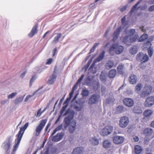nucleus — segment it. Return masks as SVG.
Returning a JSON list of instances; mask_svg holds the SVG:
<instances>
[{
	"mask_svg": "<svg viewBox=\"0 0 154 154\" xmlns=\"http://www.w3.org/2000/svg\"><path fill=\"white\" fill-rule=\"evenodd\" d=\"M135 32V29H125L124 31V35L123 36V42L126 45H130L131 43L135 42L139 37L138 35H135L133 36Z\"/></svg>",
	"mask_w": 154,
	"mask_h": 154,
	"instance_id": "f257e3e1",
	"label": "nucleus"
},
{
	"mask_svg": "<svg viewBox=\"0 0 154 154\" xmlns=\"http://www.w3.org/2000/svg\"><path fill=\"white\" fill-rule=\"evenodd\" d=\"M28 125V123H26L23 127H22L20 128L17 134V138L15 141V143L12 149V152L11 154H15L16 151L19 146V144L22 137L24 131L27 128Z\"/></svg>",
	"mask_w": 154,
	"mask_h": 154,
	"instance_id": "f03ea898",
	"label": "nucleus"
},
{
	"mask_svg": "<svg viewBox=\"0 0 154 154\" xmlns=\"http://www.w3.org/2000/svg\"><path fill=\"white\" fill-rule=\"evenodd\" d=\"M124 50L123 47L117 44H113L109 49V53L110 55L112 56L115 53L119 54L122 52Z\"/></svg>",
	"mask_w": 154,
	"mask_h": 154,
	"instance_id": "7ed1b4c3",
	"label": "nucleus"
},
{
	"mask_svg": "<svg viewBox=\"0 0 154 154\" xmlns=\"http://www.w3.org/2000/svg\"><path fill=\"white\" fill-rule=\"evenodd\" d=\"M152 90V87L149 85H145L141 92L139 94L142 98L145 97L150 94Z\"/></svg>",
	"mask_w": 154,
	"mask_h": 154,
	"instance_id": "20e7f679",
	"label": "nucleus"
},
{
	"mask_svg": "<svg viewBox=\"0 0 154 154\" xmlns=\"http://www.w3.org/2000/svg\"><path fill=\"white\" fill-rule=\"evenodd\" d=\"M113 127L110 125L106 126L102 129L101 131V135L105 136L110 134L113 131Z\"/></svg>",
	"mask_w": 154,
	"mask_h": 154,
	"instance_id": "39448f33",
	"label": "nucleus"
},
{
	"mask_svg": "<svg viewBox=\"0 0 154 154\" xmlns=\"http://www.w3.org/2000/svg\"><path fill=\"white\" fill-rule=\"evenodd\" d=\"M47 122V120L46 119H43L41 121L40 124L36 127L35 129L36 133H35V135L36 136H38L39 135L45 126Z\"/></svg>",
	"mask_w": 154,
	"mask_h": 154,
	"instance_id": "423d86ee",
	"label": "nucleus"
},
{
	"mask_svg": "<svg viewBox=\"0 0 154 154\" xmlns=\"http://www.w3.org/2000/svg\"><path fill=\"white\" fill-rule=\"evenodd\" d=\"M100 96L97 94H92L89 99L88 103L89 105L95 104L98 103Z\"/></svg>",
	"mask_w": 154,
	"mask_h": 154,
	"instance_id": "0eeeda50",
	"label": "nucleus"
},
{
	"mask_svg": "<svg viewBox=\"0 0 154 154\" xmlns=\"http://www.w3.org/2000/svg\"><path fill=\"white\" fill-rule=\"evenodd\" d=\"M129 123V119L128 117L126 116L122 117L119 121V125L122 128L126 127Z\"/></svg>",
	"mask_w": 154,
	"mask_h": 154,
	"instance_id": "6e6552de",
	"label": "nucleus"
},
{
	"mask_svg": "<svg viewBox=\"0 0 154 154\" xmlns=\"http://www.w3.org/2000/svg\"><path fill=\"white\" fill-rule=\"evenodd\" d=\"M137 59L138 60H140L142 63H144L148 60L149 57L146 54L140 52L137 55Z\"/></svg>",
	"mask_w": 154,
	"mask_h": 154,
	"instance_id": "1a4fd4ad",
	"label": "nucleus"
},
{
	"mask_svg": "<svg viewBox=\"0 0 154 154\" xmlns=\"http://www.w3.org/2000/svg\"><path fill=\"white\" fill-rule=\"evenodd\" d=\"M105 54V52L103 51L100 54L98 57L95 60L94 63L92 64L89 69L91 71H92V69L94 68L95 63L97 62L100 61L104 57Z\"/></svg>",
	"mask_w": 154,
	"mask_h": 154,
	"instance_id": "9d476101",
	"label": "nucleus"
},
{
	"mask_svg": "<svg viewBox=\"0 0 154 154\" xmlns=\"http://www.w3.org/2000/svg\"><path fill=\"white\" fill-rule=\"evenodd\" d=\"M73 115L70 113L65 118L64 120V127L65 128H67L70 124L71 120L73 118Z\"/></svg>",
	"mask_w": 154,
	"mask_h": 154,
	"instance_id": "9b49d317",
	"label": "nucleus"
},
{
	"mask_svg": "<svg viewBox=\"0 0 154 154\" xmlns=\"http://www.w3.org/2000/svg\"><path fill=\"white\" fill-rule=\"evenodd\" d=\"M154 104V96H150L147 98L144 103L146 107H150Z\"/></svg>",
	"mask_w": 154,
	"mask_h": 154,
	"instance_id": "f8f14e48",
	"label": "nucleus"
},
{
	"mask_svg": "<svg viewBox=\"0 0 154 154\" xmlns=\"http://www.w3.org/2000/svg\"><path fill=\"white\" fill-rule=\"evenodd\" d=\"M123 102L124 105L128 107H132L134 104V101L131 98H125Z\"/></svg>",
	"mask_w": 154,
	"mask_h": 154,
	"instance_id": "ddd939ff",
	"label": "nucleus"
},
{
	"mask_svg": "<svg viewBox=\"0 0 154 154\" xmlns=\"http://www.w3.org/2000/svg\"><path fill=\"white\" fill-rule=\"evenodd\" d=\"M76 122L75 120H72L69 125V131L71 134L74 133L76 127Z\"/></svg>",
	"mask_w": 154,
	"mask_h": 154,
	"instance_id": "4468645a",
	"label": "nucleus"
},
{
	"mask_svg": "<svg viewBox=\"0 0 154 154\" xmlns=\"http://www.w3.org/2000/svg\"><path fill=\"white\" fill-rule=\"evenodd\" d=\"M53 135H51L50 137V139L53 142H57L61 139L63 137V134L62 133H58L55 136L53 137Z\"/></svg>",
	"mask_w": 154,
	"mask_h": 154,
	"instance_id": "2eb2a0df",
	"label": "nucleus"
},
{
	"mask_svg": "<svg viewBox=\"0 0 154 154\" xmlns=\"http://www.w3.org/2000/svg\"><path fill=\"white\" fill-rule=\"evenodd\" d=\"M153 131L152 129L147 128L145 129L143 132V134L146 137H149L150 138H152L154 136L152 135Z\"/></svg>",
	"mask_w": 154,
	"mask_h": 154,
	"instance_id": "dca6fc26",
	"label": "nucleus"
},
{
	"mask_svg": "<svg viewBox=\"0 0 154 154\" xmlns=\"http://www.w3.org/2000/svg\"><path fill=\"white\" fill-rule=\"evenodd\" d=\"M124 141V137L121 136H116L113 138V142L116 144H120L122 143Z\"/></svg>",
	"mask_w": 154,
	"mask_h": 154,
	"instance_id": "f3484780",
	"label": "nucleus"
},
{
	"mask_svg": "<svg viewBox=\"0 0 154 154\" xmlns=\"http://www.w3.org/2000/svg\"><path fill=\"white\" fill-rule=\"evenodd\" d=\"M84 149L82 147H77L74 149L72 152V154H83Z\"/></svg>",
	"mask_w": 154,
	"mask_h": 154,
	"instance_id": "a211bd4d",
	"label": "nucleus"
},
{
	"mask_svg": "<svg viewBox=\"0 0 154 154\" xmlns=\"http://www.w3.org/2000/svg\"><path fill=\"white\" fill-rule=\"evenodd\" d=\"M122 30V27L121 26L118 27L116 30L114 32L113 35V41H115L118 38L120 33Z\"/></svg>",
	"mask_w": 154,
	"mask_h": 154,
	"instance_id": "6ab92c4d",
	"label": "nucleus"
},
{
	"mask_svg": "<svg viewBox=\"0 0 154 154\" xmlns=\"http://www.w3.org/2000/svg\"><path fill=\"white\" fill-rule=\"evenodd\" d=\"M57 73L55 72V69H54L53 74L52 75L50 76L48 81V83L51 85L53 84L55 81Z\"/></svg>",
	"mask_w": 154,
	"mask_h": 154,
	"instance_id": "aec40b11",
	"label": "nucleus"
},
{
	"mask_svg": "<svg viewBox=\"0 0 154 154\" xmlns=\"http://www.w3.org/2000/svg\"><path fill=\"white\" fill-rule=\"evenodd\" d=\"M137 79V77L136 75L134 74H132L129 77V81L130 84H134L136 83Z\"/></svg>",
	"mask_w": 154,
	"mask_h": 154,
	"instance_id": "412c9836",
	"label": "nucleus"
},
{
	"mask_svg": "<svg viewBox=\"0 0 154 154\" xmlns=\"http://www.w3.org/2000/svg\"><path fill=\"white\" fill-rule=\"evenodd\" d=\"M37 26L36 25L34 26L32 28L30 32L28 34V36L30 37H32L35 34L37 33Z\"/></svg>",
	"mask_w": 154,
	"mask_h": 154,
	"instance_id": "4be33fe9",
	"label": "nucleus"
},
{
	"mask_svg": "<svg viewBox=\"0 0 154 154\" xmlns=\"http://www.w3.org/2000/svg\"><path fill=\"white\" fill-rule=\"evenodd\" d=\"M133 112L135 114H137L142 113L143 111L140 106H135L133 109Z\"/></svg>",
	"mask_w": 154,
	"mask_h": 154,
	"instance_id": "5701e85b",
	"label": "nucleus"
},
{
	"mask_svg": "<svg viewBox=\"0 0 154 154\" xmlns=\"http://www.w3.org/2000/svg\"><path fill=\"white\" fill-rule=\"evenodd\" d=\"M107 74L105 71H102L100 76V80L103 82H105L106 80Z\"/></svg>",
	"mask_w": 154,
	"mask_h": 154,
	"instance_id": "b1692460",
	"label": "nucleus"
},
{
	"mask_svg": "<svg viewBox=\"0 0 154 154\" xmlns=\"http://www.w3.org/2000/svg\"><path fill=\"white\" fill-rule=\"evenodd\" d=\"M141 1V0H139L137 2L136 4L135 5L132 7L130 12V15H131L134 11H137L138 9V5L140 3Z\"/></svg>",
	"mask_w": 154,
	"mask_h": 154,
	"instance_id": "393cba45",
	"label": "nucleus"
},
{
	"mask_svg": "<svg viewBox=\"0 0 154 154\" xmlns=\"http://www.w3.org/2000/svg\"><path fill=\"white\" fill-rule=\"evenodd\" d=\"M116 71L115 69H112L110 70L109 72V77L110 78H114L116 75Z\"/></svg>",
	"mask_w": 154,
	"mask_h": 154,
	"instance_id": "a878e982",
	"label": "nucleus"
},
{
	"mask_svg": "<svg viewBox=\"0 0 154 154\" xmlns=\"http://www.w3.org/2000/svg\"><path fill=\"white\" fill-rule=\"evenodd\" d=\"M90 141L91 143L94 145H97L99 143L98 139L95 137H92L90 140Z\"/></svg>",
	"mask_w": 154,
	"mask_h": 154,
	"instance_id": "bb28decb",
	"label": "nucleus"
},
{
	"mask_svg": "<svg viewBox=\"0 0 154 154\" xmlns=\"http://www.w3.org/2000/svg\"><path fill=\"white\" fill-rule=\"evenodd\" d=\"M111 145L110 142L108 140H106L104 141L103 143V146L104 148L108 149L109 148Z\"/></svg>",
	"mask_w": 154,
	"mask_h": 154,
	"instance_id": "cd10ccee",
	"label": "nucleus"
},
{
	"mask_svg": "<svg viewBox=\"0 0 154 154\" xmlns=\"http://www.w3.org/2000/svg\"><path fill=\"white\" fill-rule=\"evenodd\" d=\"M134 150L136 154H139L141 152L142 149L140 146L137 145L135 146Z\"/></svg>",
	"mask_w": 154,
	"mask_h": 154,
	"instance_id": "c85d7f7f",
	"label": "nucleus"
},
{
	"mask_svg": "<svg viewBox=\"0 0 154 154\" xmlns=\"http://www.w3.org/2000/svg\"><path fill=\"white\" fill-rule=\"evenodd\" d=\"M152 114V111L151 110H145L143 112V115L146 117H149L151 116Z\"/></svg>",
	"mask_w": 154,
	"mask_h": 154,
	"instance_id": "c756f323",
	"label": "nucleus"
},
{
	"mask_svg": "<svg viewBox=\"0 0 154 154\" xmlns=\"http://www.w3.org/2000/svg\"><path fill=\"white\" fill-rule=\"evenodd\" d=\"M114 65V63L112 61L109 60L106 64V67L107 69L112 68Z\"/></svg>",
	"mask_w": 154,
	"mask_h": 154,
	"instance_id": "7c9ffc66",
	"label": "nucleus"
},
{
	"mask_svg": "<svg viewBox=\"0 0 154 154\" xmlns=\"http://www.w3.org/2000/svg\"><path fill=\"white\" fill-rule=\"evenodd\" d=\"M61 36V34L60 33L57 34L56 36H55L54 40L52 41V43L54 44L56 43L59 40V39Z\"/></svg>",
	"mask_w": 154,
	"mask_h": 154,
	"instance_id": "2f4dec72",
	"label": "nucleus"
},
{
	"mask_svg": "<svg viewBox=\"0 0 154 154\" xmlns=\"http://www.w3.org/2000/svg\"><path fill=\"white\" fill-rule=\"evenodd\" d=\"M148 36L147 34H143L139 39L138 42H142L148 38Z\"/></svg>",
	"mask_w": 154,
	"mask_h": 154,
	"instance_id": "473e14b6",
	"label": "nucleus"
},
{
	"mask_svg": "<svg viewBox=\"0 0 154 154\" xmlns=\"http://www.w3.org/2000/svg\"><path fill=\"white\" fill-rule=\"evenodd\" d=\"M118 72L120 74L123 73V66L122 65H119L117 67Z\"/></svg>",
	"mask_w": 154,
	"mask_h": 154,
	"instance_id": "72a5a7b5",
	"label": "nucleus"
},
{
	"mask_svg": "<svg viewBox=\"0 0 154 154\" xmlns=\"http://www.w3.org/2000/svg\"><path fill=\"white\" fill-rule=\"evenodd\" d=\"M143 85L141 83L138 84L135 87V90L137 92L141 90L143 87Z\"/></svg>",
	"mask_w": 154,
	"mask_h": 154,
	"instance_id": "f704fd0d",
	"label": "nucleus"
},
{
	"mask_svg": "<svg viewBox=\"0 0 154 154\" xmlns=\"http://www.w3.org/2000/svg\"><path fill=\"white\" fill-rule=\"evenodd\" d=\"M137 48L136 46H135L130 49V52L132 54H134L137 52Z\"/></svg>",
	"mask_w": 154,
	"mask_h": 154,
	"instance_id": "c9c22d12",
	"label": "nucleus"
},
{
	"mask_svg": "<svg viewBox=\"0 0 154 154\" xmlns=\"http://www.w3.org/2000/svg\"><path fill=\"white\" fill-rule=\"evenodd\" d=\"M89 91L87 89L83 90L82 92V94L83 97H86L89 95Z\"/></svg>",
	"mask_w": 154,
	"mask_h": 154,
	"instance_id": "e433bc0d",
	"label": "nucleus"
},
{
	"mask_svg": "<svg viewBox=\"0 0 154 154\" xmlns=\"http://www.w3.org/2000/svg\"><path fill=\"white\" fill-rule=\"evenodd\" d=\"M39 88L37 90L35 91V92H34L33 93V94L32 95H27L25 100V101L26 102L28 100L31 98V97H32V96H33L34 95H35L38 91H39L41 88Z\"/></svg>",
	"mask_w": 154,
	"mask_h": 154,
	"instance_id": "4c0bfd02",
	"label": "nucleus"
},
{
	"mask_svg": "<svg viewBox=\"0 0 154 154\" xmlns=\"http://www.w3.org/2000/svg\"><path fill=\"white\" fill-rule=\"evenodd\" d=\"M151 46V42L148 41L146 43H144L143 45V48L146 49L147 48H149Z\"/></svg>",
	"mask_w": 154,
	"mask_h": 154,
	"instance_id": "58836bf2",
	"label": "nucleus"
},
{
	"mask_svg": "<svg viewBox=\"0 0 154 154\" xmlns=\"http://www.w3.org/2000/svg\"><path fill=\"white\" fill-rule=\"evenodd\" d=\"M99 85V83L97 81H95L94 82L92 86L94 91H96Z\"/></svg>",
	"mask_w": 154,
	"mask_h": 154,
	"instance_id": "ea45409f",
	"label": "nucleus"
},
{
	"mask_svg": "<svg viewBox=\"0 0 154 154\" xmlns=\"http://www.w3.org/2000/svg\"><path fill=\"white\" fill-rule=\"evenodd\" d=\"M92 82V80L89 77H88L85 81V83L86 85L88 86H91V83Z\"/></svg>",
	"mask_w": 154,
	"mask_h": 154,
	"instance_id": "a19ab883",
	"label": "nucleus"
},
{
	"mask_svg": "<svg viewBox=\"0 0 154 154\" xmlns=\"http://www.w3.org/2000/svg\"><path fill=\"white\" fill-rule=\"evenodd\" d=\"M62 128V125H60L58 126L53 131L52 133V135H54L57 131L60 130Z\"/></svg>",
	"mask_w": 154,
	"mask_h": 154,
	"instance_id": "79ce46f5",
	"label": "nucleus"
},
{
	"mask_svg": "<svg viewBox=\"0 0 154 154\" xmlns=\"http://www.w3.org/2000/svg\"><path fill=\"white\" fill-rule=\"evenodd\" d=\"M23 99V97H19L16 98L15 100V103L16 104H17L21 102Z\"/></svg>",
	"mask_w": 154,
	"mask_h": 154,
	"instance_id": "37998d69",
	"label": "nucleus"
},
{
	"mask_svg": "<svg viewBox=\"0 0 154 154\" xmlns=\"http://www.w3.org/2000/svg\"><path fill=\"white\" fill-rule=\"evenodd\" d=\"M117 111L118 113H121L123 111V106H119L117 109Z\"/></svg>",
	"mask_w": 154,
	"mask_h": 154,
	"instance_id": "c03bdc74",
	"label": "nucleus"
},
{
	"mask_svg": "<svg viewBox=\"0 0 154 154\" xmlns=\"http://www.w3.org/2000/svg\"><path fill=\"white\" fill-rule=\"evenodd\" d=\"M68 106L67 105H66L65 106H63L62 107L60 111V115H62V114H63V112L65 111L66 110V108H67V107Z\"/></svg>",
	"mask_w": 154,
	"mask_h": 154,
	"instance_id": "a18cd8bd",
	"label": "nucleus"
},
{
	"mask_svg": "<svg viewBox=\"0 0 154 154\" xmlns=\"http://www.w3.org/2000/svg\"><path fill=\"white\" fill-rule=\"evenodd\" d=\"M148 52L149 56L151 57L153 53V50L152 48H148Z\"/></svg>",
	"mask_w": 154,
	"mask_h": 154,
	"instance_id": "49530a36",
	"label": "nucleus"
},
{
	"mask_svg": "<svg viewBox=\"0 0 154 154\" xmlns=\"http://www.w3.org/2000/svg\"><path fill=\"white\" fill-rule=\"evenodd\" d=\"M121 21L122 24L125 26L127 25V23L126 21V17L124 16L121 19Z\"/></svg>",
	"mask_w": 154,
	"mask_h": 154,
	"instance_id": "de8ad7c7",
	"label": "nucleus"
},
{
	"mask_svg": "<svg viewBox=\"0 0 154 154\" xmlns=\"http://www.w3.org/2000/svg\"><path fill=\"white\" fill-rule=\"evenodd\" d=\"M98 44H99L98 43H96L93 46L92 48L90 50L91 53H92L94 51L98 45Z\"/></svg>",
	"mask_w": 154,
	"mask_h": 154,
	"instance_id": "09e8293b",
	"label": "nucleus"
},
{
	"mask_svg": "<svg viewBox=\"0 0 154 154\" xmlns=\"http://www.w3.org/2000/svg\"><path fill=\"white\" fill-rule=\"evenodd\" d=\"M53 61V59L52 58H49L47 60L46 64L47 65L50 64Z\"/></svg>",
	"mask_w": 154,
	"mask_h": 154,
	"instance_id": "8fccbe9b",
	"label": "nucleus"
},
{
	"mask_svg": "<svg viewBox=\"0 0 154 154\" xmlns=\"http://www.w3.org/2000/svg\"><path fill=\"white\" fill-rule=\"evenodd\" d=\"M36 79V76H33L32 78L30 81V84L31 86V85L32 84Z\"/></svg>",
	"mask_w": 154,
	"mask_h": 154,
	"instance_id": "3c124183",
	"label": "nucleus"
},
{
	"mask_svg": "<svg viewBox=\"0 0 154 154\" xmlns=\"http://www.w3.org/2000/svg\"><path fill=\"white\" fill-rule=\"evenodd\" d=\"M84 77V74L82 75L81 77L78 79V80L77 82V84H79L80 83L81 81H82V80L83 79Z\"/></svg>",
	"mask_w": 154,
	"mask_h": 154,
	"instance_id": "603ef678",
	"label": "nucleus"
},
{
	"mask_svg": "<svg viewBox=\"0 0 154 154\" xmlns=\"http://www.w3.org/2000/svg\"><path fill=\"white\" fill-rule=\"evenodd\" d=\"M41 109H40L39 110H38L37 114L35 115L36 117H39L42 114V113L41 112Z\"/></svg>",
	"mask_w": 154,
	"mask_h": 154,
	"instance_id": "864d4df0",
	"label": "nucleus"
},
{
	"mask_svg": "<svg viewBox=\"0 0 154 154\" xmlns=\"http://www.w3.org/2000/svg\"><path fill=\"white\" fill-rule=\"evenodd\" d=\"M151 138H150L149 137H146L144 139L145 143H148V142L149 141V140Z\"/></svg>",
	"mask_w": 154,
	"mask_h": 154,
	"instance_id": "5fc2aeb1",
	"label": "nucleus"
},
{
	"mask_svg": "<svg viewBox=\"0 0 154 154\" xmlns=\"http://www.w3.org/2000/svg\"><path fill=\"white\" fill-rule=\"evenodd\" d=\"M139 138L137 136H135L132 139V140L134 142H137L139 140Z\"/></svg>",
	"mask_w": 154,
	"mask_h": 154,
	"instance_id": "6e6d98bb",
	"label": "nucleus"
},
{
	"mask_svg": "<svg viewBox=\"0 0 154 154\" xmlns=\"http://www.w3.org/2000/svg\"><path fill=\"white\" fill-rule=\"evenodd\" d=\"M17 94V92H14L10 94V98H14Z\"/></svg>",
	"mask_w": 154,
	"mask_h": 154,
	"instance_id": "4d7b16f0",
	"label": "nucleus"
},
{
	"mask_svg": "<svg viewBox=\"0 0 154 154\" xmlns=\"http://www.w3.org/2000/svg\"><path fill=\"white\" fill-rule=\"evenodd\" d=\"M149 11L150 12L154 11V5L151 6L149 9Z\"/></svg>",
	"mask_w": 154,
	"mask_h": 154,
	"instance_id": "13d9d810",
	"label": "nucleus"
},
{
	"mask_svg": "<svg viewBox=\"0 0 154 154\" xmlns=\"http://www.w3.org/2000/svg\"><path fill=\"white\" fill-rule=\"evenodd\" d=\"M106 91V89L104 87H102L101 89V92L103 94H105V91Z\"/></svg>",
	"mask_w": 154,
	"mask_h": 154,
	"instance_id": "bf43d9fd",
	"label": "nucleus"
},
{
	"mask_svg": "<svg viewBox=\"0 0 154 154\" xmlns=\"http://www.w3.org/2000/svg\"><path fill=\"white\" fill-rule=\"evenodd\" d=\"M127 8V6H123L120 9V11L122 12H123V11H125L126 9Z\"/></svg>",
	"mask_w": 154,
	"mask_h": 154,
	"instance_id": "052dcab7",
	"label": "nucleus"
},
{
	"mask_svg": "<svg viewBox=\"0 0 154 154\" xmlns=\"http://www.w3.org/2000/svg\"><path fill=\"white\" fill-rule=\"evenodd\" d=\"M71 98L69 97L67 98L64 102V104H68Z\"/></svg>",
	"mask_w": 154,
	"mask_h": 154,
	"instance_id": "680f3d73",
	"label": "nucleus"
},
{
	"mask_svg": "<svg viewBox=\"0 0 154 154\" xmlns=\"http://www.w3.org/2000/svg\"><path fill=\"white\" fill-rule=\"evenodd\" d=\"M147 8V6L146 5H144L141 7V10H145Z\"/></svg>",
	"mask_w": 154,
	"mask_h": 154,
	"instance_id": "e2e57ef3",
	"label": "nucleus"
},
{
	"mask_svg": "<svg viewBox=\"0 0 154 154\" xmlns=\"http://www.w3.org/2000/svg\"><path fill=\"white\" fill-rule=\"evenodd\" d=\"M75 108L77 111H81L82 109V107L76 106Z\"/></svg>",
	"mask_w": 154,
	"mask_h": 154,
	"instance_id": "0e129e2a",
	"label": "nucleus"
},
{
	"mask_svg": "<svg viewBox=\"0 0 154 154\" xmlns=\"http://www.w3.org/2000/svg\"><path fill=\"white\" fill-rule=\"evenodd\" d=\"M61 116H62V115H60L59 116V117H58V118L57 119V120H56V122H55V124L57 123L59 121L60 119V118H61Z\"/></svg>",
	"mask_w": 154,
	"mask_h": 154,
	"instance_id": "69168bd1",
	"label": "nucleus"
},
{
	"mask_svg": "<svg viewBox=\"0 0 154 154\" xmlns=\"http://www.w3.org/2000/svg\"><path fill=\"white\" fill-rule=\"evenodd\" d=\"M69 110L68 109H67L66 111V112L65 113L63 114V116H66L69 113Z\"/></svg>",
	"mask_w": 154,
	"mask_h": 154,
	"instance_id": "338daca9",
	"label": "nucleus"
},
{
	"mask_svg": "<svg viewBox=\"0 0 154 154\" xmlns=\"http://www.w3.org/2000/svg\"><path fill=\"white\" fill-rule=\"evenodd\" d=\"M151 126L152 127L154 128V120L151 122Z\"/></svg>",
	"mask_w": 154,
	"mask_h": 154,
	"instance_id": "774afa93",
	"label": "nucleus"
}]
</instances>
